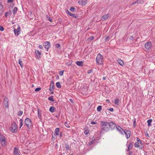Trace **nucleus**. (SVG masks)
<instances>
[{"instance_id": "23", "label": "nucleus", "mask_w": 155, "mask_h": 155, "mask_svg": "<svg viewBox=\"0 0 155 155\" xmlns=\"http://www.w3.org/2000/svg\"><path fill=\"white\" fill-rule=\"evenodd\" d=\"M133 144L131 143H130L128 147V148L127 150L129 151L133 147Z\"/></svg>"}, {"instance_id": "15", "label": "nucleus", "mask_w": 155, "mask_h": 155, "mask_svg": "<svg viewBox=\"0 0 155 155\" xmlns=\"http://www.w3.org/2000/svg\"><path fill=\"white\" fill-rule=\"evenodd\" d=\"M109 17V16L108 14L105 15H104L101 18V19L103 21H104L105 19L108 18Z\"/></svg>"}, {"instance_id": "17", "label": "nucleus", "mask_w": 155, "mask_h": 155, "mask_svg": "<svg viewBox=\"0 0 155 155\" xmlns=\"http://www.w3.org/2000/svg\"><path fill=\"white\" fill-rule=\"evenodd\" d=\"M143 2V1L142 0H138L136 2H135L133 3L132 5H135L136 4H139V3H141Z\"/></svg>"}, {"instance_id": "52", "label": "nucleus", "mask_w": 155, "mask_h": 155, "mask_svg": "<svg viewBox=\"0 0 155 155\" xmlns=\"http://www.w3.org/2000/svg\"><path fill=\"white\" fill-rule=\"evenodd\" d=\"M91 72H92V70H89L88 71L87 73H88L89 74V73H91Z\"/></svg>"}, {"instance_id": "38", "label": "nucleus", "mask_w": 155, "mask_h": 155, "mask_svg": "<svg viewBox=\"0 0 155 155\" xmlns=\"http://www.w3.org/2000/svg\"><path fill=\"white\" fill-rule=\"evenodd\" d=\"M41 90V88L40 87H37L35 89V91L36 92H37Z\"/></svg>"}, {"instance_id": "31", "label": "nucleus", "mask_w": 155, "mask_h": 155, "mask_svg": "<svg viewBox=\"0 0 155 155\" xmlns=\"http://www.w3.org/2000/svg\"><path fill=\"white\" fill-rule=\"evenodd\" d=\"M101 110L102 106H99L97 107V110L98 111L100 112L101 111Z\"/></svg>"}, {"instance_id": "11", "label": "nucleus", "mask_w": 155, "mask_h": 155, "mask_svg": "<svg viewBox=\"0 0 155 155\" xmlns=\"http://www.w3.org/2000/svg\"><path fill=\"white\" fill-rule=\"evenodd\" d=\"M87 0H83L81 1H78V3L80 5H84L87 3Z\"/></svg>"}, {"instance_id": "13", "label": "nucleus", "mask_w": 155, "mask_h": 155, "mask_svg": "<svg viewBox=\"0 0 155 155\" xmlns=\"http://www.w3.org/2000/svg\"><path fill=\"white\" fill-rule=\"evenodd\" d=\"M45 48L48 49L50 47V43L48 41H46L45 42V45L44 46Z\"/></svg>"}, {"instance_id": "7", "label": "nucleus", "mask_w": 155, "mask_h": 155, "mask_svg": "<svg viewBox=\"0 0 155 155\" xmlns=\"http://www.w3.org/2000/svg\"><path fill=\"white\" fill-rule=\"evenodd\" d=\"M124 133L126 135L127 138H128L130 136V131L127 130H125L124 131Z\"/></svg>"}, {"instance_id": "37", "label": "nucleus", "mask_w": 155, "mask_h": 155, "mask_svg": "<svg viewBox=\"0 0 155 155\" xmlns=\"http://www.w3.org/2000/svg\"><path fill=\"white\" fill-rule=\"evenodd\" d=\"M64 71H60L59 72V74L60 76H62L63 75Z\"/></svg>"}, {"instance_id": "55", "label": "nucleus", "mask_w": 155, "mask_h": 155, "mask_svg": "<svg viewBox=\"0 0 155 155\" xmlns=\"http://www.w3.org/2000/svg\"><path fill=\"white\" fill-rule=\"evenodd\" d=\"M92 142H90V143H89V145H91V144H92Z\"/></svg>"}, {"instance_id": "41", "label": "nucleus", "mask_w": 155, "mask_h": 155, "mask_svg": "<svg viewBox=\"0 0 155 155\" xmlns=\"http://www.w3.org/2000/svg\"><path fill=\"white\" fill-rule=\"evenodd\" d=\"M89 132V131L88 130H86L84 131V133L85 134L87 135L88 134Z\"/></svg>"}, {"instance_id": "59", "label": "nucleus", "mask_w": 155, "mask_h": 155, "mask_svg": "<svg viewBox=\"0 0 155 155\" xmlns=\"http://www.w3.org/2000/svg\"><path fill=\"white\" fill-rule=\"evenodd\" d=\"M70 101H71V99H70Z\"/></svg>"}, {"instance_id": "9", "label": "nucleus", "mask_w": 155, "mask_h": 155, "mask_svg": "<svg viewBox=\"0 0 155 155\" xmlns=\"http://www.w3.org/2000/svg\"><path fill=\"white\" fill-rule=\"evenodd\" d=\"M4 104L6 107H8V100L7 97H5L4 99Z\"/></svg>"}, {"instance_id": "2", "label": "nucleus", "mask_w": 155, "mask_h": 155, "mask_svg": "<svg viewBox=\"0 0 155 155\" xmlns=\"http://www.w3.org/2000/svg\"><path fill=\"white\" fill-rule=\"evenodd\" d=\"M96 62L98 64H102L103 62V56L100 54H98L96 58Z\"/></svg>"}, {"instance_id": "1", "label": "nucleus", "mask_w": 155, "mask_h": 155, "mask_svg": "<svg viewBox=\"0 0 155 155\" xmlns=\"http://www.w3.org/2000/svg\"><path fill=\"white\" fill-rule=\"evenodd\" d=\"M100 125L101 129L103 131L107 132L109 130V123L106 121H100Z\"/></svg>"}, {"instance_id": "48", "label": "nucleus", "mask_w": 155, "mask_h": 155, "mask_svg": "<svg viewBox=\"0 0 155 155\" xmlns=\"http://www.w3.org/2000/svg\"><path fill=\"white\" fill-rule=\"evenodd\" d=\"M91 124H96V122H95L93 121H91Z\"/></svg>"}, {"instance_id": "10", "label": "nucleus", "mask_w": 155, "mask_h": 155, "mask_svg": "<svg viewBox=\"0 0 155 155\" xmlns=\"http://www.w3.org/2000/svg\"><path fill=\"white\" fill-rule=\"evenodd\" d=\"M145 48L147 49H149L151 48V42H148L146 43L145 45Z\"/></svg>"}, {"instance_id": "42", "label": "nucleus", "mask_w": 155, "mask_h": 155, "mask_svg": "<svg viewBox=\"0 0 155 155\" xmlns=\"http://www.w3.org/2000/svg\"><path fill=\"white\" fill-rule=\"evenodd\" d=\"M4 30L3 27L2 26H0V31H3Z\"/></svg>"}, {"instance_id": "33", "label": "nucleus", "mask_w": 155, "mask_h": 155, "mask_svg": "<svg viewBox=\"0 0 155 155\" xmlns=\"http://www.w3.org/2000/svg\"><path fill=\"white\" fill-rule=\"evenodd\" d=\"M53 84L52 85L51 84L50 88H49V90L50 91H52L53 89V87H54V85L53 84V83H52Z\"/></svg>"}, {"instance_id": "49", "label": "nucleus", "mask_w": 155, "mask_h": 155, "mask_svg": "<svg viewBox=\"0 0 155 155\" xmlns=\"http://www.w3.org/2000/svg\"><path fill=\"white\" fill-rule=\"evenodd\" d=\"M39 48L41 49H43V47L41 45H39Z\"/></svg>"}, {"instance_id": "16", "label": "nucleus", "mask_w": 155, "mask_h": 155, "mask_svg": "<svg viewBox=\"0 0 155 155\" xmlns=\"http://www.w3.org/2000/svg\"><path fill=\"white\" fill-rule=\"evenodd\" d=\"M76 64L78 65L81 67L83 66V62L82 61H77Z\"/></svg>"}, {"instance_id": "20", "label": "nucleus", "mask_w": 155, "mask_h": 155, "mask_svg": "<svg viewBox=\"0 0 155 155\" xmlns=\"http://www.w3.org/2000/svg\"><path fill=\"white\" fill-rule=\"evenodd\" d=\"M48 99L49 101H52V102L54 101V99H53V96H51L49 97L48 98Z\"/></svg>"}, {"instance_id": "58", "label": "nucleus", "mask_w": 155, "mask_h": 155, "mask_svg": "<svg viewBox=\"0 0 155 155\" xmlns=\"http://www.w3.org/2000/svg\"><path fill=\"white\" fill-rule=\"evenodd\" d=\"M53 93H54L53 92H51V94H53Z\"/></svg>"}, {"instance_id": "50", "label": "nucleus", "mask_w": 155, "mask_h": 155, "mask_svg": "<svg viewBox=\"0 0 155 155\" xmlns=\"http://www.w3.org/2000/svg\"><path fill=\"white\" fill-rule=\"evenodd\" d=\"M137 141L138 142H140V143H141V142L139 138H137Z\"/></svg>"}, {"instance_id": "24", "label": "nucleus", "mask_w": 155, "mask_h": 155, "mask_svg": "<svg viewBox=\"0 0 155 155\" xmlns=\"http://www.w3.org/2000/svg\"><path fill=\"white\" fill-rule=\"evenodd\" d=\"M18 9L16 7H15L13 10L12 12L14 14H15L17 12V11Z\"/></svg>"}, {"instance_id": "56", "label": "nucleus", "mask_w": 155, "mask_h": 155, "mask_svg": "<svg viewBox=\"0 0 155 155\" xmlns=\"http://www.w3.org/2000/svg\"><path fill=\"white\" fill-rule=\"evenodd\" d=\"M38 114H39V109L38 110Z\"/></svg>"}, {"instance_id": "21", "label": "nucleus", "mask_w": 155, "mask_h": 155, "mask_svg": "<svg viewBox=\"0 0 155 155\" xmlns=\"http://www.w3.org/2000/svg\"><path fill=\"white\" fill-rule=\"evenodd\" d=\"M18 64L20 65L21 68L23 67L22 61L20 59H18Z\"/></svg>"}, {"instance_id": "47", "label": "nucleus", "mask_w": 155, "mask_h": 155, "mask_svg": "<svg viewBox=\"0 0 155 155\" xmlns=\"http://www.w3.org/2000/svg\"><path fill=\"white\" fill-rule=\"evenodd\" d=\"M72 62L71 61H70L69 63H66V64L68 65H70L71 64Z\"/></svg>"}, {"instance_id": "29", "label": "nucleus", "mask_w": 155, "mask_h": 155, "mask_svg": "<svg viewBox=\"0 0 155 155\" xmlns=\"http://www.w3.org/2000/svg\"><path fill=\"white\" fill-rule=\"evenodd\" d=\"M20 128H21V127L23 126V120L22 119L20 120Z\"/></svg>"}, {"instance_id": "40", "label": "nucleus", "mask_w": 155, "mask_h": 155, "mask_svg": "<svg viewBox=\"0 0 155 155\" xmlns=\"http://www.w3.org/2000/svg\"><path fill=\"white\" fill-rule=\"evenodd\" d=\"M47 19H48V20H49L51 22L52 21L51 19L50 18L49 16H48V15H47Z\"/></svg>"}, {"instance_id": "3", "label": "nucleus", "mask_w": 155, "mask_h": 155, "mask_svg": "<svg viewBox=\"0 0 155 155\" xmlns=\"http://www.w3.org/2000/svg\"><path fill=\"white\" fill-rule=\"evenodd\" d=\"M14 31L15 34L16 36H18L21 33V28L20 26H18L17 29L14 28Z\"/></svg>"}, {"instance_id": "44", "label": "nucleus", "mask_w": 155, "mask_h": 155, "mask_svg": "<svg viewBox=\"0 0 155 155\" xmlns=\"http://www.w3.org/2000/svg\"><path fill=\"white\" fill-rule=\"evenodd\" d=\"M65 148L67 150H68L69 149V146L68 145H66Z\"/></svg>"}, {"instance_id": "19", "label": "nucleus", "mask_w": 155, "mask_h": 155, "mask_svg": "<svg viewBox=\"0 0 155 155\" xmlns=\"http://www.w3.org/2000/svg\"><path fill=\"white\" fill-rule=\"evenodd\" d=\"M35 54L37 56H40L41 55V53L37 50H36L35 51Z\"/></svg>"}, {"instance_id": "57", "label": "nucleus", "mask_w": 155, "mask_h": 155, "mask_svg": "<svg viewBox=\"0 0 155 155\" xmlns=\"http://www.w3.org/2000/svg\"><path fill=\"white\" fill-rule=\"evenodd\" d=\"M146 136H149V135L147 134L146 135Z\"/></svg>"}, {"instance_id": "46", "label": "nucleus", "mask_w": 155, "mask_h": 155, "mask_svg": "<svg viewBox=\"0 0 155 155\" xmlns=\"http://www.w3.org/2000/svg\"><path fill=\"white\" fill-rule=\"evenodd\" d=\"M108 110L112 112L113 111L114 109L113 108H110V109H108Z\"/></svg>"}, {"instance_id": "18", "label": "nucleus", "mask_w": 155, "mask_h": 155, "mask_svg": "<svg viewBox=\"0 0 155 155\" xmlns=\"http://www.w3.org/2000/svg\"><path fill=\"white\" fill-rule=\"evenodd\" d=\"M109 128H110V127H114L115 126V124L112 122H110V123H109Z\"/></svg>"}, {"instance_id": "4", "label": "nucleus", "mask_w": 155, "mask_h": 155, "mask_svg": "<svg viewBox=\"0 0 155 155\" xmlns=\"http://www.w3.org/2000/svg\"><path fill=\"white\" fill-rule=\"evenodd\" d=\"M5 138L4 136L0 135V141L2 146H5Z\"/></svg>"}, {"instance_id": "34", "label": "nucleus", "mask_w": 155, "mask_h": 155, "mask_svg": "<svg viewBox=\"0 0 155 155\" xmlns=\"http://www.w3.org/2000/svg\"><path fill=\"white\" fill-rule=\"evenodd\" d=\"M70 10L72 11V12H74V11H75L76 10H75V8H74V7H71L70 8Z\"/></svg>"}, {"instance_id": "22", "label": "nucleus", "mask_w": 155, "mask_h": 155, "mask_svg": "<svg viewBox=\"0 0 155 155\" xmlns=\"http://www.w3.org/2000/svg\"><path fill=\"white\" fill-rule=\"evenodd\" d=\"M118 62L121 65H123L124 64V62L120 59H118L117 60Z\"/></svg>"}, {"instance_id": "30", "label": "nucleus", "mask_w": 155, "mask_h": 155, "mask_svg": "<svg viewBox=\"0 0 155 155\" xmlns=\"http://www.w3.org/2000/svg\"><path fill=\"white\" fill-rule=\"evenodd\" d=\"M56 86L58 88H60L61 87V86L60 84V83L59 82H57L56 83Z\"/></svg>"}, {"instance_id": "60", "label": "nucleus", "mask_w": 155, "mask_h": 155, "mask_svg": "<svg viewBox=\"0 0 155 155\" xmlns=\"http://www.w3.org/2000/svg\"><path fill=\"white\" fill-rule=\"evenodd\" d=\"M70 155H73V154L72 153Z\"/></svg>"}, {"instance_id": "26", "label": "nucleus", "mask_w": 155, "mask_h": 155, "mask_svg": "<svg viewBox=\"0 0 155 155\" xmlns=\"http://www.w3.org/2000/svg\"><path fill=\"white\" fill-rule=\"evenodd\" d=\"M54 108L53 107H51L49 108V110L51 112L53 113L54 112Z\"/></svg>"}, {"instance_id": "27", "label": "nucleus", "mask_w": 155, "mask_h": 155, "mask_svg": "<svg viewBox=\"0 0 155 155\" xmlns=\"http://www.w3.org/2000/svg\"><path fill=\"white\" fill-rule=\"evenodd\" d=\"M152 121V120L151 119L148 120L147 121V123H148V126H150L151 125V123Z\"/></svg>"}, {"instance_id": "5", "label": "nucleus", "mask_w": 155, "mask_h": 155, "mask_svg": "<svg viewBox=\"0 0 155 155\" xmlns=\"http://www.w3.org/2000/svg\"><path fill=\"white\" fill-rule=\"evenodd\" d=\"M17 126L16 123L15 122H13L12 125V127L10 128V130L12 132H14L17 129Z\"/></svg>"}, {"instance_id": "35", "label": "nucleus", "mask_w": 155, "mask_h": 155, "mask_svg": "<svg viewBox=\"0 0 155 155\" xmlns=\"http://www.w3.org/2000/svg\"><path fill=\"white\" fill-rule=\"evenodd\" d=\"M64 125H65V126H66V127H67L68 128H69L70 127V126L68 124V123H67V122H66L64 123Z\"/></svg>"}, {"instance_id": "45", "label": "nucleus", "mask_w": 155, "mask_h": 155, "mask_svg": "<svg viewBox=\"0 0 155 155\" xmlns=\"http://www.w3.org/2000/svg\"><path fill=\"white\" fill-rule=\"evenodd\" d=\"M14 0H7V2L8 3H10V2H12Z\"/></svg>"}, {"instance_id": "14", "label": "nucleus", "mask_w": 155, "mask_h": 155, "mask_svg": "<svg viewBox=\"0 0 155 155\" xmlns=\"http://www.w3.org/2000/svg\"><path fill=\"white\" fill-rule=\"evenodd\" d=\"M66 12L70 16H71L74 18H77V16L75 14L70 12L68 10H67L66 11Z\"/></svg>"}, {"instance_id": "36", "label": "nucleus", "mask_w": 155, "mask_h": 155, "mask_svg": "<svg viewBox=\"0 0 155 155\" xmlns=\"http://www.w3.org/2000/svg\"><path fill=\"white\" fill-rule=\"evenodd\" d=\"M23 114V112L22 111H20L18 112V115L19 116H21Z\"/></svg>"}, {"instance_id": "51", "label": "nucleus", "mask_w": 155, "mask_h": 155, "mask_svg": "<svg viewBox=\"0 0 155 155\" xmlns=\"http://www.w3.org/2000/svg\"><path fill=\"white\" fill-rule=\"evenodd\" d=\"M94 37L93 36L89 38V39H90V40H92L94 39Z\"/></svg>"}, {"instance_id": "53", "label": "nucleus", "mask_w": 155, "mask_h": 155, "mask_svg": "<svg viewBox=\"0 0 155 155\" xmlns=\"http://www.w3.org/2000/svg\"><path fill=\"white\" fill-rule=\"evenodd\" d=\"M106 102L107 103H109V101L108 100H106Z\"/></svg>"}, {"instance_id": "12", "label": "nucleus", "mask_w": 155, "mask_h": 155, "mask_svg": "<svg viewBox=\"0 0 155 155\" xmlns=\"http://www.w3.org/2000/svg\"><path fill=\"white\" fill-rule=\"evenodd\" d=\"M116 128L117 130L121 134H123V132L124 131V130L119 126H117Z\"/></svg>"}, {"instance_id": "8", "label": "nucleus", "mask_w": 155, "mask_h": 155, "mask_svg": "<svg viewBox=\"0 0 155 155\" xmlns=\"http://www.w3.org/2000/svg\"><path fill=\"white\" fill-rule=\"evenodd\" d=\"M19 151L17 147H15L14 149V155H20Z\"/></svg>"}, {"instance_id": "28", "label": "nucleus", "mask_w": 155, "mask_h": 155, "mask_svg": "<svg viewBox=\"0 0 155 155\" xmlns=\"http://www.w3.org/2000/svg\"><path fill=\"white\" fill-rule=\"evenodd\" d=\"M11 15V12H6L5 13V17H7L8 16H10Z\"/></svg>"}, {"instance_id": "43", "label": "nucleus", "mask_w": 155, "mask_h": 155, "mask_svg": "<svg viewBox=\"0 0 155 155\" xmlns=\"http://www.w3.org/2000/svg\"><path fill=\"white\" fill-rule=\"evenodd\" d=\"M55 46L57 48H58L60 47V45L59 44H57L55 45Z\"/></svg>"}, {"instance_id": "54", "label": "nucleus", "mask_w": 155, "mask_h": 155, "mask_svg": "<svg viewBox=\"0 0 155 155\" xmlns=\"http://www.w3.org/2000/svg\"><path fill=\"white\" fill-rule=\"evenodd\" d=\"M106 77H104L103 78V80H106Z\"/></svg>"}, {"instance_id": "39", "label": "nucleus", "mask_w": 155, "mask_h": 155, "mask_svg": "<svg viewBox=\"0 0 155 155\" xmlns=\"http://www.w3.org/2000/svg\"><path fill=\"white\" fill-rule=\"evenodd\" d=\"M115 102V104H117L118 103V102H119L118 99H116L115 100V102Z\"/></svg>"}, {"instance_id": "25", "label": "nucleus", "mask_w": 155, "mask_h": 155, "mask_svg": "<svg viewBox=\"0 0 155 155\" xmlns=\"http://www.w3.org/2000/svg\"><path fill=\"white\" fill-rule=\"evenodd\" d=\"M55 134L56 135H59V129L58 128H57L55 129Z\"/></svg>"}, {"instance_id": "32", "label": "nucleus", "mask_w": 155, "mask_h": 155, "mask_svg": "<svg viewBox=\"0 0 155 155\" xmlns=\"http://www.w3.org/2000/svg\"><path fill=\"white\" fill-rule=\"evenodd\" d=\"M135 147H139V143L138 142H136L134 144Z\"/></svg>"}, {"instance_id": "6", "label": "nucleus", "mask_w": 155, "mask_h": 155, "mask_svg": "<svg viewBox=\"0 0 155 155\" xmlns=\"http://www.w3.org/2000/svg\"><path fill=\"white\" fill-rule=\"evenodd\" d=\"M25 123L28 127L30 126L31 124V120L28 118H26L25 120Z\"/></svg>"}]
</instances>
